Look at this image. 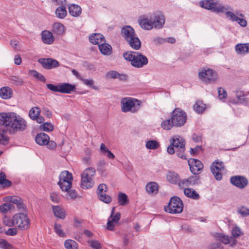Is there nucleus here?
I'll return each instance as SVG.
<instances>
[{
    "instance_id": "nucleus-1",
    "label": "nucleus",
    "mask_w": 249,
    "mask_h": 249,
    "mask_svg": "<svg viewBox=\"0 0 249 249\" xmlns=\"http://www.w3.org/2000/svg\"><path fill=\"white\" fill-rule=\"evenodd\" d=\"M0 124L4 126L10 134L23 131L27 127V122L25 119L13 112L0 113Z\"/></svg>"
},
{
    "instance_id": "nucleus-2",
    "label": "nucleus",
    "mask_w": 249,
    "mask_h": 249,
    "mask_svg": "<svg viewBox=\"0 0 249 249\" xmlns=\"http://www.w3.org/2000/svg\"><path fill=\"white\" fill-rule=\"evenodd\" d=\"M122 36L133 49L138 50L141 48V42L138 37L134 29L130 26L126 25L121 30Z\"/></svg>"
},
{
    "instance_id": "nucleus-3",
    "label": "nucleus",
    "mask_w": 249,
    "mask_h": 249,
    "mask_svg": "<svg viewBox=\"0 0 249 249\" xmlns=\"http://www.w3.org/2000/svg\"><path fill=\"white\" fill-rule=\"evenodd\" d=\"M124 58L131 62V65L136 68H141L147 64V57L138 52L129 51L124 53Z\"/></svg>"
},
{
    "instance_id": "nucleus-4",
    "label": "nucleus",
    "mask_w": 249,
    "mask_h": 249,
    "mask_svg": "<svg viewBox=\"0 0 249 249\" xmlns=\"http://www.w3.org/2000/svg\"><path fill=\"white\" fill-rule=\"evenodd\" d=\"M141 101L132 97H124L120 102L121 111L126 113L130 112L132 113L137 112L140 108Z\"/></svg>"
},
{
    "instance_id": "nucleus-5",
    "label": "nucleus",
    "mask_w": 249,
    "mask_h": 249,
    "mask_svg": "<svg viewBox=\"0 0 249 249\" xmlns=\"http://www.w3.org/2000/svg\"><path fill=\"white\" fill-rule=\"evenodd\" d=\"M95 173V169L93 167L87 168L83 171L81 175V187L83 189H90L94 186L93 178Z\"/></svg>"
},
{
    "instance_id": "nucleus-6",
    "label": "nucleus",
    "mask_w": 249,
    "mask_h": 249,
    "mask_svg": "<svg viewBox=\"0 0 249 249\" xmlns=\"http://www.w3.org/2000/svg\"><path fill=\"white\" fill-rule=\"evenodd\" d=\"M170 142L176 148L178 157L182 159H186L184 154L185 142L184 139L179 136H175L170 139Z\"/></svg>"
},
{
    "instance_id": "nucleus-7",
    "label": "nucleus",
    "mask_w": 249,
    "mask_h": 249,
    "mask_svg": "<svg viewBox=\"0 0 249 249\" xmlns=\"http://www.w3.org/2000/svg\"><path fill=\"white\" fill-rule=\"evenodd\" d=\"M14 227L20 230H26L30 227V219L27 215L18 213L13 216Z\"/></svg>"
},
{
    "instance_id": "nucleus-8",
    "label": "nucleus",
    "mask_w": 249,
    "mask_h": 249,
    "mask_svg": "<svg viewBox=\"0 0 249 249\" xmlns=\"http://www.w3.org/2000/svg\"><path fill=\"white\" fill-rule=\"evenodd\" d=\"M171 120L175 127L183 125L187 121L186 113L179 108H175L171 113Z\"/></svg>"
},
{
    "instance_id": "nucleus-9",
    "label": "nucleus",
    "mask_w": 249,
    "mask_h": 249,
    "mask_svg": "<svg viewBox=\"0 0 249 249\" xmlns=\"http://www.w3.org/2000/svg\"><path fill=\"white\" fill-rule=\"evenodd\" d=\"M183 203L180 198L177 196L172 197L167 207L165 208L166 212L171 213H179L182 212Z\"/></svg>"
},
{
    "instance_id": "nucleus-10",
    "label": "nucleus",
    "mask_w": 249,
    "mask_h": 249,
    "mask_svg": "<svg viewBox=\"0 0 249 249\" xmlns=\"http://www.w3.org/2000/svg\"><path fill=\"white\" fill-rule=\"evenodd\" d=\"M72 179V174L68 171H64L59 175L58 184L62 191H68L71 188Z\"/></svg>"
},
{
    "instance_id": "nucleus-11",
    "label": "nucleus",
    "mask_w": 249,
    "mask_h": 249,
    "mask_svg": "<svg viewBox=\"0 0 249 249\" xmlns=\"http://www.w3.org/2000/svg\"><path fill=\"white\" fill-rule=\"evenodd\" d=\"M201 7L220 14L223 4L218 0H202L199 3Z\"/></svg>"
},
{
    "instance_id": "nucleus-12",
    "label": "nucleus",
    "mask_w": 249,
    "mask_h": 249,
    "mask_svg": "<svg viewBox=\"0 0 249 249\" xmlns=\"http://www.w3.org/2000/svg\"><path fill=\"white\" fill-rule=\"evenodd\" d=\"M199 78L207 83H213L217 79V75L215 71L211 69H202L198 72Z\"/></svg>"
},
{
    "instance_id": "nucleus-13",
    "label": "nucleus",
    "mask_w": 249,
    "mask_h": 249,
    "mask_svg": "<svg viewBox=\"0 0 249 249\" xmlns=\"http://www.w3.org/2000/svg\"><path fill=\"white\" fill-rule=\"evenodd\" d=\"M220 11V14H225L226 17L231 21H236L238 16L243 17L242 14H236L233 12V8L228 4H223Z\"/></svg>"
},
{
    "instance_id": "nucleus-14",
    "label": "nucleus",
    "mask_w": 249,
    "mask_h": 249,
    "mask_svg": "<svg viewBox=\"0 0 249 249\" xmlns=\"http://www.w3.org/2000/svg\"><path fill=\"white\" fill-rule=\"evenodd\" d=\"M224 170V165L222 162H213L211 166V172L215 178L220 180L222 178V172Z\"/></svg>"
},
{
    "instance_id": "nucleus-15",
    "label": "nucleus",
    "mask_w": 249,
    "mask_h": 249,
    "mask_svg": "<svg viewBox=\"0 0 249 249\" xmlns=\"http://www.w3.org/2000/svg\"><path fill=\"white\" fill-rule=\"evenodd\" d=\"M107 187L105 184H100L97 189V194L99 199L106 203H109L111 201V197L106 195Z\"/></svg>"
},
{
    "instance_id": "nucleus-16",
    "label": "nucleus",
    "mask_w": 249,
    "mask_h": 249,
    "mask_svg": "<svg viewBox=\"0 0 249 249\" xmlns=\"http://www.w3.org/2000/svg\"><path fill=\"white\" fill-rule=\"evenodd\" d=\"M152 17L154 28L158 29H161L165 22V18L163 14L160 12H158L154 14Z\"/></svg>"
},
{
    "instance_id": "nucleus-17",
    "label": "nucleus",
    "mask_w": 249,
    "mask_h": 249,
    "mask_svg": "<svg viewBox=\"0 0 249 249\" xmlns=\"http://www.w3.org/2000/svg\"><path fill=\"white\" fill-rule=\"evenodd\" d=\"M188 164L190 166V171L195 175L199 174L203 168V165L202 162L195 159L189 160Z\"/></svg>"
},
{
    "instance_id": "nucleus-18",
    "label": "nucleus",
    "mask_w": 249,
    "mask_h": 249,
    "mask_svg": "<svg viewBox=\"0 0 249 249\" xmlns=\"http://www.w3.org/2000/svg\"><path fill=\"white\" fill-rule=\"evenodd\" d=\"M231 182L235 186L240 188H244L248 183V179L242 176H235L231 178Z\"/></svg>"
},
{
    "instance_id": "nucleus-19",
    "label": "nucleus",
    "mask_w": 249,
    "mask_h": 249,
    "mask_svg": "<svg viewBox=\"0 0 249 249\" xmlns=\"http://www.w3.org/2000/svg\"><path fill=\"white\" fill-rule=\"evenodd\" d=\"M114 210L115 207H113L111 213L107 222V229L109 231L114 230L115 226L121 218V214L119 213H117L115 215H113Z\"/></svg>"
},
{
    "instance_id": "nucleus-20",
    "label": "nucleus",
    "mask_w": 249,
    "mask_h": 249,
    "mask_svg": "<svg viewBox=\"0 0 249 249\" xmlns=\"http://www.w3.org/2000/svg\"><path fill=\"white\" fill-rule=\"evenodd\" d=\"M38 62L46 69H51L59 66V62L52 58H41Z\"/></svg>"
},
{
    "instance_id": "nucleus-21",
    "label": "nucleus",
    "mask_w": 249,
    "mask_h": 249,
    "mask_svg": "<svg viewBox=\"0 0 249 249\" xmlns=\"http://www.w3.org/2000/svg\"><path fill=\"white\" fill-rule=\"evenodd\" d=\"M236 101L232 102V103L238 105L248 106L249 104V98L247 97L243 91L237 90L235 93Z\"/></svg>"
},
{
    "instance_id": "nucleus-22",
    "label": "nucleus",
    "mask_w": 249,
    "mask_h": 249,
    "mask_svg": "<svg viewBox=\"0 0 249 249\" xmlns=\"http://www.w3.org/2000/svg\"><path fill=\"white\" fill-rule=\"evenodd\" d=\"M199 181V177L197 176H193L187 178H185L178 182L180 187L184 188L188 186H194L198 184Z\"/></svg>"
},
{
    "instance_id": "nucleus-23",
    "label": "nucleus",
    "mask_w": 249,
    "mask_h": 249,
    "mask_svg": "<svg viewBox=\"0 0 249 249\" xmlns=\"http://www.w3.org/2000/svg\"><path fill=\"white\" fill-rule=\"evenodd\" d=\"M139 24L140 27L145 30H150L154 28L152 22V17H143L139 19Z\"/></svg>"
},
{
    "instance_id": "nucleus-24",
    "label": "nucleus",
    "mask_w": 249,
    "mask_h": 249,
    "mask_svg": "<svg viewBox=\"0 0 249 249\" xmlns=\"http://www.w3.org/2000/svg\"><path fill=\"white\" fill-rule=\"evenodd\" d=\"M89 41L93 44L100 45L106 42L105 38L103 35L99 33H94L89 36Z\"/></svg>"
},
{
    "instance_id": "nucleus-25",
    "label": "nucleus",
    "mask_w": 249,
    "mask_h": 249,
    "mask_svg": "<svg viewBox=\"0 0 249 249\" xmlns=\"http://www.w3.org/2000/svg\"><path fill=\"white\" fill-rule=\"evenodd\" d=\"M41 39L45 44H52L54 41V37L51 32L44 30L41 33Z\"/></svg>"
},
{
    "instance_id": "nucleus-26",
    "label": "nucleus",
    "mask_w": 249,
    "mask_h": 249,
    "mask_svg": "<svg viewBox=\"0 0 249 249\" xmlns=\"http://www.w3.org/2000/svg\"><path fill=\"white\" fill-rule=\"evenodd\" d=\"M13 95L12 89L9 87H3L0 89V97L5 100L11 98Z\"/></svg>"
},
{
    "instance_id": "nucleus-27",
    "label": "nucleus",
    "mask_w": 249,
    "mask_h": 249,
    "mask_svg": "<svg viewBox=\"0 0 249 249\" xmlns=\"http://www.w3.org/2000/svg\"><path fill=\"white\" fill-rule=\"evenodd\" d=\"M49 136L44 133H40L36 137L35 141L36 143L40 145H46L49 140Z\"/></svg>"
},
{
    "instance_id": "nucleus-28",
    "label": "nucleus",
    "mask_w": 249,
    "mask_h": 249,
    "mask_svg": "<svg viewBox=\"0 0 249 249\" xmlns=\"http://www.w3.org/2000/svg\"><path fill=\"white\" fill-rule=\"evenodd\" d=\"M75 86L69 83L60 84L59 92L63 93H71L75 89Z\"/></svg>"
},
{
    "instance_id": "nucleus-29",
    "label": "nucleus",
    "mask_w": 249,
    "mask_h": 249,
    "mask_svg": "<svg viewBox=\"0 0 249 249\" xmlns=\"http://www.w3.org/2000/svg\"><path fill=\"white\" fill-rule=\"evenodd\" d=\"M248 49V43H238L235 46V51L236 53L240 55L247 54Z\"/></svg>"
},
{
    "instance_id": "nucleus-30",
    "label": "nucleus",
    "mask_w": 249,
    "mask_h": 249,
    "mask_svg": "<svg viewBox=\"0 0 249 249\" xmlns=\"http://www.w3.org/2000/svg\"><path fill=\"white\" fill-rule=\"evenodd\" d=\"M53 32L54 34L62 36L65 32V28L61 23L55 22L53 24Z\"/></svg>"
},
{
    "instance_id": "nucleus-31",
    "label": "nucleus",
    "mask_w": 249,
    "mask_h": 249,
    "mask_svg": "<svg viewBox=\"0 0 249 249\" xmlns=\"http://www.w3.org/2000/svg\"><path fill=\"white\" fill-rule=\"evenodd\" d=\"M9 201L11 203L16 205L19 211H23L25 209L24 205L22 199L17 196H12Z\"/></svg>"
},
{
    "instance_id": "nucleus-32",
    "label": "nucleus",
    "mask_w": 249,
    "mask_h": 249,
    "mask_svg": "<svg viewBox=\"0 0 249 249\" xmlns=\"http://www.w3.org/2000/svg\"><path fill=\"white\" fill-rule=\"evenodd\" d=\"M145 189L149 195L156 194L158 191V186L156 182H150L146 184Z\"/></svg>"
},
{
    "instance_id": "nucleus-33",
    "label": "nucleus",
    "mask_w": 249,
    "mask_h": 249,
    "mask_svg": "<svg viewBox=\"0 0 249 249\" xmlns=\"http://www.w3.org/2000/svg\"><path fill=\"white\" fill-rule=\"evenodd\" d=\"M166 179L167 181L172 184L178 183L179 182V177L178 175L174 172L170 171L168 172L166 175Z\"/></svg>"
},
{
    "instance_id": "nucleus-34",
    "label": "nucleus",
    "mask_w": 249,
    "mask_h": 249,
    "mask_svg": "<svg viewBox=\"0 0 249 249\" xmlns=\"http://www.w3.org/2000/svg\"><path fill=\"white\" fill-rule=\"evenodd\" d=\"M69 12L71 16L77 17L81 14V8L77 5L71 4L69 7Z\"/></svg>"
},
{
    "instance_id": "nucleus-35",
    "label": "nucleus",
    "mask_w": 249,
    "mask_h": 249,
    "mask_svg": "<svg viewBox=\"0 0 249 249\" xmlns=\"http://www.w3.org/2000/svg\"><path fill=\"white\" fill-rule=\"evenodd\" d=\"M99 49L101 53L104 55H109L112 53L111 46L105 42L99 45Z\"/></svg>"
},
{
    "instance_id": "nucleus-36",
    "label": "nucleus",
    "mask_w": 249,
    "mask_h": 249,
    "mask_svg": "<svg viewBox=\"0 0 249 249\" xmlns=\"http://www.w3.org/2000/svg\"><path fill=\"white\" fill-rule=\"evenodd\" d=\"M217 239L219 241L226 245L229 244L231 240L233 241L234 244L236 243V241L233 239V237L221 233L218 234Z\"/></svg>"
},
{
    "instance_id": "nucleus-37",
    "label": "nucleus",
    "mask_w": 249,
    "mask_h": 249,
    "mask_svg": "<svg viewBox=\"0 0 249 249\" xmlns=\"http://www.w3.org/2000/svg\"><path fill=\"white\" fill-rule=\"evenodd\" d=\"M184 194L186 196L194 199H197L199 197L198 194L191 188H185Z\"/></svg>"
},
{
    "instance_id": "nucleus-38",
    "label": "nucleus",
    "mask_w": 249,
    "mask_h": 249,
    "mask_svg": "<svg viewBox=\"0 0 249 249\" xmlns=\"http://www.w3.org/2000/svg\"><path fill=\"white\" fill-rule=\"evenodd\" d=\"M53 210L55 216L61 219H64L65 217L64 210L60 206H53Z\"/></svg>"
},
{
    "instance_id": "nucleus-39",
    "label": "nucleus",
    "mask_w": 249,
    "mask_h": 249,
    "mask_svg": "<svg viewBox=\"0 0 249 249\" xmlns=\"http://www.w3.org/2000/svg\"><path fill=\"white\" fill-rule=\"evenodd\" d=\"M55 14L58 18L61 19L64 18L67 15L66 7L64 6L58 7L55 10Z\"/></svg>"
},
{
    "instance_id": "nucleus-40",
    "label": "nucleus",
    "mask_w": 249,
    "mask_h": 249,
    "mask_svg": "<svg viewBox=\"0 0 249 249\" xmlns=\"http://www.w3.org/2000/svg\"><path fill=\"white\" fill-rule=\"evenodd\" d=\"M237 213L242 217H246L249 216V208L244 205L240 206L237 209Z\"/></svg>"
},
{
    "instance_id": "nucleus-41",
    "label": "nucleus",
    "mask_w": 249,
    "mask_h": 249,
    "mask_svg": "<svg viewBox=\"0 0 249 249\" xmlns=\"http://www.w3.org/2000/svg\"><path fill=\"white\" fill-rule=\"evenodd\" d=\"M206 106L201 101H197L194 106V109L198 113H202L205 109Z\"/></svg>"
},
{
    "instance_id": "nucleus-42",
    "label": "nucleus",
    "mask_w": 249,
    "mask_h": 249,
    "mask_svg": "<svg viewBox=\"0 0 249 249\" xmlns=\"http://www.w3.org/2000/svg\"><path fill=\"white\" fill-rule=\"evenodd\" d=\"M174 124L171 119H168L163 121L161 123V127L164 130H170Z\"/></svg>"
},
{
    "instance_id": "nucleus-43",
    "label": "nucleus",
    "mask_w": 249,
    "mask_h": 249,
    "mask_svg": "<svg viewBox=\"0 0 249 249\" xmlns=\"http://www.w3.org/2000/svg\"><path fill=\"white\" fill-rule=\"evenodd\" d=\"M11 182L6 179V175L3 172L0 173V185L3 187H9L11 185Z\"/></svg>"
},
{
    "instance_id": "nucleus-44",
    "label": "nucleus",
    "mask_w": 249,
    "mask_h": 249,
    "mask_svg": "<svg viewBox=\"0 0 249 249\" xmlns=\"http://www.w3.org/2000/svg\"><path fill=\"white\" fill-rule=\"evenodd\" d=\"M160 146L159 143L155 140H149L146 142L145 147L148 149L155 150Z\"/></svg>"
},
{
    "instance_id": "nucleus-45",
    "label": "nucleus",
    "mask_w": 249,
    "mask_h": 249,
    "mask_svg": "<svg viewBox=\"0 0 249 249\" xmlns=\"http://www.w3.org/2000/svg\"><path fill=\"white\" fill-rule=\"evenodd\" d=\"M64 246L66 249H77L78 244L74 240L68 239L65 241Z\"/></svg>"
},
{
    "instance_id": "nucleus-46",
    "label": "nucleus",
    "mask_w": 249,
    "mask_h": 249,
    "mask_svg": "<svg viewBox=\"0 0 249 249\" xmlns=\"http://www.w3.org/2000/svg\"><path fill=\"white\" fill-rule=\"evenodd\" d=\"M40 109L38 107H32L29 112L30 118L33 120H35L39 115H40Z\"/></svg>"
},
{
    "instance_id": "nucleus-47",
    "label": "nucleus",
    "mask_w": 249,
    "mask_h": 249,
    "mask_svg": "<svg viewBox=\"0 0 249 249\" xmlns=\"http://www.w3.org/2000/svg\"><path fill=\"white\" fill-rule=\"evenodd\" d=\"M118 201L120 205L124 206L128 202V197L124 193H119L118 196Z\"/></svg>"
},
{
    "instance_id": "nucleus-48",
    "label": "nucleus",
    "mask_w": 249,
    "mask_h": 249,
    "mask_svg": "<svg viewBox=\"0 0 249 249\" xmlns=\"http://www.w3.org/2000/svg\"><path fill=\"white\" fill-rule=\"evenodd\" d=\"M8 140L6 132L3 129L0 128V143L5 144Z\"/></svg>"
},
{
    "instance_id": "nucleus-49",
    "label": "nucleus",
    "mask_w": 249,
    "mask_h": 249,
    "mask_svg": "<svg viewBox=\"0 0 249 249\" xmlns=\"http://www.w3.org/2000/svg\"><path fill=\"white\" fill-rule=\"evenodd\" d=\"M231 234L234 237L237 238L243 235V232L241 228L237 226H235L231 231Z\"/></svg>"
},
{
    "instance_id": "nucleus-50",
    "label": "nucleus",
    "mask_w": 249,
    "mask_h": 249,
    "mask_svg": "<svg viewBox=\"0 0 249 249\" xmlns=\"http://www.w3.org/2000/svg\"><path fill=\"white\" fill-rule=\"evenodd\" d=\"M54 231L60 237H65L66 234L61 228V225L58 224H55L54 226Z\"/></svg>"
},
{
    "instance_id": "nucleus-51",
    "label": "nucleus",
    "mask_w": 249,
    "mask_h": 249,
    "mask_svg": "<svg viewBox=\"0 0 249 249\" xmlns=\"http://www.w3.org/2000/svg\"><path fill=\"white\" fill-rule=\"evenodd\" d=\"M30 73L33 76L37 78L38 80H40L42 82H45L46 78L41 73L38 72L37 71L35 70H31L30 71Z\"/></svg>"
},
{
    "instance_id": "nucleus-52",
    "label": "nucleus",
    "mask_w": 249,
    "mask_h": 249,
    "mask_svg": "<svg viewBox=\"0 0 249 249\" xmlns=\"http://www.w3.org/2000/svg\"><path fill=\"white\" fill-rule=\"evenodd\" d=\"M88 243L93 249H101L102 246L100 242L97 240H89Z\"/></svg>"
},
{
    "instance_id": "nucleus-53",
    "label": "nucleus",
    "mask_w": 249,
    "mask_h": 249,
    "mask_svg": "<svg viewBox=\"0 0 249 249\" xmlns=\"http://www.w3.org/2000/svg\"><path fill=\"white\" fill-rule=\"evenodd\" d=\"M218 98L220 100L225 99L227 97V93L225 89L223 88H218L217 89Z\"/></svg>"
},
{
    "instance_id": "nucleus-54",
    "label": "nucleus",
    "mask_w": 249,
    "mask_h": 249,
    "mask_svg": "<svg viewBox=\"0 0 249 249\" xmlns=\"http://www.w3.org/2000/svg\"><path fill=\"white\" fill-rule=\"evenodd\" d=\"M12 248V245L9 243L6 240L0 239V248L1 249H11Z\"/></svg>"
},
{
    "instance_id": "nucleus-55",
    "label": "nucleus",
    "mask_w": 249,
    "mask_h": 249,
    "mask_svg": "<svg viewBox=\"0 0 249 249\" xmlns=\"http://www.w3.org/2000/svg\"><path fill=\"white\" fill-rule=\"evenodd\" d=\"M13 207L11 203H4L0 206V211L2 213H6Z\"/></svg>"
},
{
    "instance_id": "nucleus-56",
    "label": "nucleus",
    "mask_w": 249,
    "mask_h": 249,
    "mask_svg": "<svg viewBox=\"0 0 249 249\" xmlns=\"http://www.w3.org/2000/svg\"><path fill=\"white\" fill-rule=\"evenodd\" d=\"M42 130L45 131H51L53 129V125L48 122L44 123L41 126Z\"/></svg>"
},
{
    "instance_id": "nucleus-57",
    "label": "nucleus",
    "mask_w": 249,
    "mask_h": 249,
    "mask_svg": "<svg viewBox=\"0 0 249 249\" xmlns=\"http://www.w3.org/2000/svg\"><path fill=\"white\" fill-rule=\"evenodd\" d=\"M83 83L84 84H85L86 86L91 87L93 89H96L97 88L96 87L93 86V83L94 81L92 79H84L83 77L81 80Z\"/></svg>"
},
{
    "instance_id": "nucleus-58",
    "label": "nucleus",
    "mask_w": 249,
    "mask_h": 249,
    "mask_svg": "<svg viewBox=\"0 0 249 249\" xmlns=\"http://www.w3.org/2000/svg\"><path fill=\"white\" fill-rule=\"evenodd\" d=\"M67 192V195L66 196L67 199H74L77 196V193L74 190H68V191H65Z\"/></svg>"
},
{
    "instance_id": "nucleus-59",
    "label": "nucleus",
    "mask_w": 249,
    "mask_h": 249,
    "mask_svg": "<svg viewBox=\"0 0 249 249\" xmlns=\"http://www.w3.org/2000/svg\"><path fill=\"white\" fill-rule=\"evenodd\" d=\"M106 164V162L105 160H100L98 163V168H97V171L98 172H100L101 174L104 173V172L105 171V170L104 169V166Z\"/></svg>"
},
{
    "instance_id": "nucleus-60",
    "label": "nucleus",
    "mask_w": 249,
    "mask_h": 249,
    "mask_svg": "<svg viewBox=\"0 0 249 249\" xmlns=\"http://www.w3.org/2000/svg\"><path fill=\"white\" fill-rule=\"evenodd\" d=\"M46 86L49 89L52 91L59 92L60 89H59V88L60 87V84H59L58 85H54L52 84H47L46 85Z\"/></svg>"
},
{
    "instance_id": "nucleus-61",
    "label": "nucleus",
    "mask_w": 249,
    "mask_h": 249,
    "mask_svg": "<svg viewBox=\"0 0 249 249\" xmlns=\"http://www.w3.org/2000/svg\"><path fill=\"white\" fill-rule=\"evenodd\" d=\"M51 200L54 203H59L60 198L58 195L55 192H53L50 195Z\"/></svg>"
},
{
    "instance_id": "nucleus-62",
    "label": "nucleus",
    "mask_w": 249,
    "mask_h": 249,
    "mask_svg": "<svg viewBox=\"0 0 249 249\" xmlns=\"http://www.w3.org/2000/svg\"><path fill=\"white\" fill-rule=\"evenodd\" d=\"M3 221L5 225L8 227H14L13 216L11 219L8 217H5Z\"/></svg>"
},
{
    "instance_id": "nucleus-63",
    "label": "nucleus",
    "mask_w": 249,
    "mask_h": 249,
    "mask_svg": "<svg viewBox=\"0 0 249 249\" xmlns=\"http://www.w3.org/2000/svg\"><path fill=\"white\" fill-rule=\"evenodd\" d=\"M242 18L239 16L235 22H237L241 27H245L247 25V22Z\"/></svg>"
},
{
    "instance_id": "nucleus-64",
    "label": "nucleus",
    "mask_w": 249,
    "mask_h": 249,
    "mask_svg": "<svg viewBox=\"0 0 249 249\" xmlns=\"http://www.w3.org/2000/svg\"><path fill=\"white\" fill-rule=\"evenodd\" d=\"M221 245L218 243H213L209 245L208 249H221Z\"/></svg>"
}]
</instances>
